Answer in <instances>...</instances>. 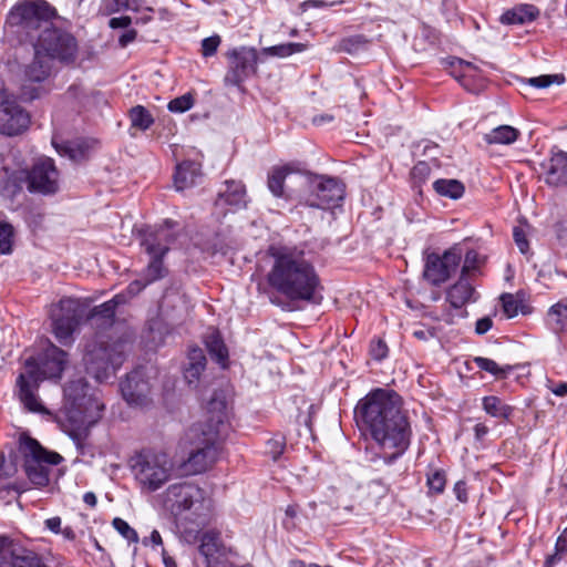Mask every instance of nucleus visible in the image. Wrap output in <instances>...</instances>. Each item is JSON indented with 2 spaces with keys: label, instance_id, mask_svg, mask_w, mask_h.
Wrapping results in <instances>:
<instances>
[{
  "label": "nucleus",
  "instance_id": "f257e3e1",
  "mask_svg": "<svg viewBox=\"0 0 567 567\" xmlns=\"http://www.w3.org/2000/svg\"><path fill=\"white\" fill-rule=\"evenodd\" d=\"M355 419L369 431L380 452L379 458L391 464L411 443V425L402 409V399L393 390L375 389L357 404Z\"/></svg>",
  "mask_w": 567,
  "mask_h": 567
},
{
  "label": "nucleus",
  "instance_id": "f03ea898",
  "mask_svg": "<svg viewBox=\"0 0 567 567\" xmlns=\"http://www.w3.org/2000/svg\"><path fill=\"white\" fill-rule=\"evenodd\" d=\"M272 259L266 275L269 288L289 301L317 303L322 290L321 281L313 264L303 250L288 247H270Z\"/></svg>",
  "mask_w": 567,
  "mask_h": 567
},
{
  "label": "nucleus",
  "instance_id": "7ed1b4c3",
  "mask_svg": "<svg viewBox=\"0 0 567 567\" xmlns=\"http://www.w3.org/2000/svg\"><path fill=\"white\" fill-rule=\"evenodd\" d=\"M212 414L204 423L192 425L185 434L189 455L185 467L189 474H199L210 467L218 455V441L226 429V402L214 395L208 402Z\"/></svg>",
  "mask_w": 567,
  "mask_h": 567
},
{
  "label": "nucleus",
  "instance_id": "20e7f679",
  "mask_svg": "<svg viewBox=\"0 0 567 567\" xmlns=\"http://www.w3.org/2000/svg\"><path fill=\"white\" fill-rule=\"evenodd\" d=\"M90 385L79 378L64 386V403L58 416V422L64 433L82 449L89 436L90 429L101 419L103 405L91 394Z\"/></svg>",
  "mask_w": 567,
  "mask_h": 567
},
{
  "label": "nucleus",
  "instance_id": "39448f33",
  "mask_svg": "<svg viewBox=\"0 0 567 567\" xmlns=\"http://www.w3.org/2000/svg\"><path fill=\"white\" fill-rule=\"evenodd\" d=\"M69 363L68 353L49 342L38 359L30 357L25 360V371L17 379L18 396L23 406L35 413H47L37 392L41 381L61 379Z\"/></svg>",
  "mask_w": 567,
  "mask_h": 567
},
{
  "label": "nucleus",
  "instance_id": "423d86ee",
  "mask_svg": "<svg viewBox=\"0 0 567 567\" xmlns=\"http://www.w3.org/2000/svg\"><path fill=\"white\" fill-rule=\"evenodd\" d=\"M132 343V333L126 331L115 339L89 342L83 355L86 372L99 382L107 380L123 364Z\"/></svg>",
  "mask_w": 567,
  "mask_h": 567
},
{
  "label": "nucleus",
  "instance_id": "0eeeda50",
  "mask_svg": "<svg viewBox=\"0 0 567 567\" xmlns=\"http://www.w3.org/2000/svg\"><path fill=\"white\" fill-rule=\"evenodd\" d=\"M54 16L55 9L44 0H23L10 10L7 24L33 44L41 31L51 25Z\"/></svg>",
  "mask_w": 567,
  "mask_h": 567
},
{
  "label": "nucleus",
  "instance_id": "6e6552de",
  "mask_svg": "<svg viewBox=\"0 0 567 567\" xmlns=\"http://www.w3.org/2000/svg\"><path fill=\"white\" fill-rule=\"evenodd\" d=\"M131 467L142 488L155 492L171 478L174 464L165 452L143 450L132 457Z\"/></svg>",
  "mask_w": 567,
  "mask_h": 567
},
{
  "label": "nucleus",
  "instance_id": "1a4fd4ad",
  "mask_svg": "<svg viewBox=\"0 0 567 567\" xmlns=\"http://www.w3.org/2000/svg\"><path fill=\"white\" fill-rule=\"evenodd\" d=\"M19 450L23 455V467L29 481L39 487L47 486L50 466L60 464L63 457L56 452L47 451L37 440L25 435L20 437Z\"/></svg>",
  "mask_w": 567,
  "mask_h": 567
},
{
  "label": "nucleus",
  "instance_id": "9d476101",
  "mask_svg": "<svg viewBox=\"0 0 567 567\" xmlns=\"http://www.w3.org/2000/svg\"><path fill=\"white\" fill-rule=\"evenodd\" d=\"M85 307L74 298H62L51 306L52 333L62 346L73 343V333L84 316Z\"/></svg>",
  "mask_w": 567,
  "mask_h": 567
},
{
  "label": "nucleus",
  "instance_id": "9b49d317",
  "mask_svg": "<svg viewBox=\"0 0 567 567\" xmlns=\"http://www.w3.org/2000/svg\"><path fill=\"white\" fill-rule=\"evenodd\" d=\"M32 45L44 55L66 63L73 62L78 54L76 39L71 33L54 28L52 23L41 31Z\"/></svg>",
  "mask_w": 567,
  "mask_h": 567
},
{
  "label": "nucleus",
  "instance_id": "f8f14e48",
  "mask_svg": "<svg viewBox=\"0 0 567 567\" xmlns=\"http://www.w3.org/2000/svg\"><path fill=\"white\" fill-rule=\"evenodd\" d=\"M177 223L166 219L158 225L144 226L137 231L140 246L147 255L166 256L178 238Z\"/></svg>",
  "mask_w": 567,
  "mask_h": 567
},
{
  "label": "nucleus",
  "instance_id": "ddd939ff",
  "mask_svg": "<svg viewBox=\"0 0 567 567\" xmlns=\"http://www.w3.org/2000/svg\"><path fill=\"white\" fill-rule=\"evenodd\" d=\"M343 197V185L337 178L319 177L310 183L301 204L318 209H330L338 206Z\"/></svg>",
  "mask_w": 567,
  "mask_h": 567
},
{
  "label": "nucleus",
  "instance_id": "4468645a",
  "mask_svg": "<svg viewBox=\"0 0 567 567\" xmlns=\"http://www.w3.org/2000/svg\"><path fill=\"white\" fill-rule=\"evenodd\" d=\"M204 499L205 493L200 487L192 483H179L168 486L164 504L175 517H178L188 511L197 513Z\"/></svg>",
  "mask_w": 567,
  "mask_h": 567
},
{
  "label": "nucleus",
  "instance_id": "2eb2a0df",
  "mask_svg": "<svg viewBox=\"0 0 567 567\" xmlns=\"http://www.w3.org/2000/svg\"><path fill=\"white\" fill-rule=\"evenodd\" d=\"M30 125V114L21 107L13 94L0 90V133L14 136L23 133Z\"/></svg>",
  "mask_w": 567,
  "mask_h": 567
},
{
  "label": "nucleus",
  "instance_id": "dca6fc26",
  "mask_svg": "<svg viewBox=\"0 0 567 567\" xmlns=\"http://www.w3.org/2000/svg\"><path fill=\"white\" fill-rule=\"evenodd\" d=\"M30 193L53 195L60 188V174L50 157L39 158L27 174Z\"/></svg>",
  "mask_w": 567,
  "mask_h": 567
},
{
  "label": "nucleus",
  "instance_id": "f3484780",
  "mask_svg": "<svg viewBox=\"0 0 567 567\" xmlns=\"http://www.w3.org/2000/svg\"><path fill=\"white\" fill-rule=\"evenodd\" d=\"M42 54L39 50H34L33 61L25 66L24 80L19 94L24 102L39 99L47 92L41 83L49 76L50 65Z\"/></svg>",
  "mask_w": 567,
  "mask_h": 567
},
{
  "label": "nucleus",
  "instance_id": "a211bd4d",
  "mask_svg": "<svg viewBox=\"0 0 567 567\" xmlns=\"http://www.w3.org/2000/svg\"><path fill=\"white\" fill-rule=\"evenodd\" d=\"M462 251L457 247L446 250L443 256L430 254L426 258L424 278L434 286L445 282L457 269Z\"/></svg>",
  "mask_w": 567,
  "mask_h": 567
},
{
  "label": "nucleus",
  "instance_id": "6ab92c4d",
  "mask_svg": "<svg viewBox=\"0 0 567 567\" xmlns=\"http://www.w3.org/2000/svg\"><path fill=\"white\" fill-rule=\"evenodd\" d=\"M120 389L123 399L132 408H146L152 404L151 384L142 368L127 373L121 381Z\"/></svg>",
  "mask_w": 567,
  "mask_h": 567
},
{
  "label": "nucleus",
  "instance_id": "aec40b11",
  "mask_svg": "<svg viewBox=\"0 0 567 567\" xmlns=\"http://www.w3.org/2000/svg\"><path fill=\"white\" fill-rule=\"evenodd\" d=\"M229 69L225 75L226 85L241 87L243 82L256 72L257 50L241 47L229 54Z\"/></svg>",
  "mask_w": 567,
  "mask_h": 567
},
{
  "label": "nucleus",
  "instance_id": "412c9836",
  "mask_svg": "<svg viewBox=\"0 0 567 567\" xmlns=\"http://www.w3.org/2000/svg\"><path fill=\"white\" fill-rule=\"evenodd\" d=\"M199 553L205 557L206 567H250L235 566L227 557V549L221 544L219 534L207 532L200 538Z\"/></svg>",
  "mask_w": 567,
  "mask_h": 567
},
{
  "label": "nucleus",
  "instance_id": "4be33fe9",
  "mask_svg": "<svg viewBox=\"0 0 567 567\" xmlns=\"http://www.w3.org/2000/svg\"><path fill=\"white\" fill-rule=\"evenodd\" d=\"M246 206V190L241 182L226 181L225 189L220 190L216 200L215 208L220 209L225 215L226 207L238 209Z\"/></svg>",
  "mask_w": 567,
  "mask_h": 567
},
{
  "label": "nucleus",
  "instance_id": "5701e85b",
  "mask_svg": "<svg viewBox=\"0 0 567 567\" xmlns=\"http://www.w3.org/2000/svg\"><path fill=\"white\" fill-rule=\"evenodd\" d=\"M0 567H48L34 551L18 547L0 553Z\"/></svg>",
  "mask_w": 567,
  "mask_h": 567
},
{
  "label": "nucleus",
  "instance_id": "b1692460",
  "mask_svg": "<svg viewBox=\"0 0 567 567\" xmlns=\"http://www.w3.org/2000/svg\"><path fill=\"white\" fill-rule=\"evenodd\" d=\"M476 299L477 295L473 285L462 275L446 291V301L454 309H462L466 303L474 302Z\"/></svg>",
  "mask_w": 567,
  "mask_h": 567
},
{
  "label": "nucleus",
  "instance_id": "393cba45",
  "mask_svg": "<svg viewBox=\"0 0 567 567\" xmlns=\"http://www.w3.org/2000/svg\"><path fill=\"white\" fill-rule=\"evenodd\" d=\"M206 363L207 360L203 349L198 347L189 348L184 367V378L188 385L197 386L200 375L206 369Z\"/></svg>",
  "mask_w": 567,
  "mask_h": 567
},
{
  "label": "nucleus",
  "instance_id": "a878e982",
  "mask_svg": "<svg viewBox=\"0 0 567 567\" xmlns=\"http://www.w3.org/2000/svg\"><path fill=\"white\" fill-rule=\"evenodd\" d=\"M546 183L554 186L567 185V153L553 152L546 166Z\"/></svg>",
  "mask_w": 567,
  "mask_h": 567
},
{
  "label": "nucleus",
  "instance_id": "bb28decb",
  "mask_svg": "<svg viewBox=\"0 0 567 567\" xmlns=\"http://www.w3.org/2000/svg\"><path fill=\"white\" fill-rule=\"evenodd\" d=\"M200 177V164L192 161H185L177 165L174 175V183L177 190H183L195 185Z\"/></svg>",
  "mask_w": 567,
  "mask_h": 567
},
{
  "label": "nucleus",
  "instance_id": "cd10ccee",
  "mask_svg": "<svg viewBox=\"0 0 567 567\" xmlns=\"http://www.w3.org/2000/svg\"><path fill=\"white\" fill-rule=\"evenodd\" d=\"M539 16V10L533 4H519L507 10L501 17L504 24H524L534 21Z\"/></svg>",
  "mask_w": 567,
  "mask_h": 567
},
{
  "label": "nucleus",
  "instance_id": "c85d7f7f",
  "mask_svg": "<svg viewBox=\"0 0 567 567\" xmlns=\"http://www.w3.org/2000/svg\"><path fill=\"white\" fill-rule=\"evenodd\" d=\"M125 302L123 295H116L112 299L104 303L94 307L90 310L86 319L96 320V318H103L104 324H113L115 319L116 308Z\"/></svg>",
  "mask_w": 567,
  "mask_h": 567
},
{
  "label": "nucleus",
  "instance_id": "c756f323",
  "mask_svg": "<svg viewBox=\"0 0 567 567\" xmlns=\"http://www.w3.org/2000/svg\"><path fill=\"white\" fill-rule=\"evenodd\" d=\"M206 348L213 359H215L221 367H226L228 360V350L218 331L213 330L206 336Z\"/></svg>",
  "mask_w": 567,
  "mask_h": 567
},
{
  "label": "nucleus",
  "instance_id": "7c9ffc66",
  "mask_svg": "<svg viewBox=\"0 0 567 567\" xmlns=\"http://www.w3.org/2000/svg\"><path fill=\"white\" fill-rule=\"evenodd\" d=\"M150 261L143 269L141 276L146 280V284H153L157 280L165 278L168 275V269L164 265L165 256L147 255Z\"/></svg>",
  "mask_w": 567,
  "mask_h": 567
},
{
  "label": "nucleus",
  "instance_id": "2f4dec72",
  "mask_svg": "<svg viewBox=\"0 0 567 567\" xmlns=\"http://www.w3.org/2000/svg\"><path fill=\"white\" fill-rule=\"evenodd\" d=\"M519 134V131L511 125H501L485 134L484 141L487 144L508 145L517 141Z\"/></svg>",
  "mask_w": 567,
  "mask_h": 567
},
{
  "label": "nucleus",
  "instance_id": "473e14b6",
  "mask_svg": "<svg viewBox=\"0 0 567 567\" xmlns=\"http://www.w3.org/2000/svg\"><path fill=\"white\" fill-rule=\"evenodd\" d=\"M482 408L492 417L501 420H508L514 410L495 395L484 396L482 399Z\"/></svg>",
  "mask_w": 567,
  "mask_h": 567
},
{
  "label": "nucleus",
  "instance_id": "72a5a7b5",
  "mask_svg": "<svg viewBox=\"0 0 567 567\" xmlns=\"http://www.w3.org/2000/svg\"><path fill=\"white\" fill-rule=\"evenodd\" d=\"M292 173L290 165L274 167L268 175V188L276 197L284 196V184L286 177Z\"/></svg>",
  "mask_w": 567,
  "mask_h": 567
},
{
  "label": "nucleus",
  "instance_id": "f704fd0d",
  "mask_svg": "<svg viewBox=\"0 0 567 567\" xmlns=\"http://www.w3.org/2000/svg\"><path fill=\"white\" fill-rule=\"evenodd\" d=\"M547 318L556 332L567 330V300H560L550 307Z\"/></svg>",
  "mask_w": 567,
  "mask_h": 567
},
{
  "label": "nucleus",
  "instance_id": "c9c22d12",
  "mask_svg": "<svg viewBox=\"0 0 567 567\" xmlns=\"http://www.w3.org/2000/svg\"><path fill=\"white\" fill-rule=\"evenodd\" d=\"M433 188L441 195L451 199H458L463 196L465 187L457 179H437L433 183Z\"/></svg>",
  "mask_w": 567,
  "mask_h": 567
},
{
  "label": "nucleus",
  "instance_id": "e433bc0d",
  "mask_svg": "<svg viewBox=\"0 0 567 567\" xmlns=\"http://www.w3.org/2000/svg\"><path fill=\"white\" fill-rule=\"evenodd\" d=\"M130 120L132 127L141 131L148 130L154 123V118L150 111L142 105H136L130 110Z\"/></svg>",
  "mask_w": 567,
  "mask_h": 567
},
{
  "label": "nucleus",
  "instance_id": "4c0bfd02",
  "mask_svg": "<svg viewBox=\"0 0 567 567\" xmlns=\"http://www.w3.org/2000/svg\"><path fill=\"white\" fill-rule=\"evenodd\" d=\"M13 241L14 228L0 213V255L11 254Z\"/></svg>",
  "mask_w": 567,
  "mask_h": 567
},
{
  "label": "nucleus",
  "instance_id": "58836bf2",
  "mask_svg": "<svg viewBox=\"0 0 567 567\" xmlns=\"http://www.w3.org/2000/svg\"><path fill=\"white\" fill-rule=\"evenodd\" d=\"M307 45L305 43H282L278 45L267 47L262 49V53L269 56L286 58L297 52L305 51Z\"/></svg>",
  "mask_w": 567,
  "mask_h": 567
},
{
  "label": "nucleus",
  "instance_id": "ea45409f",
  "mask_svg": "<svg viewBox=\"0 0 567 567\" xmlns=\"http://www.w3.org/2000/svg\"><path fill=\"white\" fill-rule=\"evenodd\" d=\"M87 145L84 142H66L59 148V153L73 162H81L87 156Z\"/></svg>",
  "mask_w": 567,
  "mask_h": 567
},
{
  "label": "nucleus",
  "instance_id": "a19ab883",
  "mask_svg": "<svg viewBox=\"0 0 567 567\" xmlns=\"http://www.w3.org/2000/svg\"><path fill=\"white\" fill-rule=\"evenodd\" d=\"M473 362L477 368L493 374L496 378H504L509 371H512L511 365L502 368L494 360L484 357H475Z\"/></svg>",
  "mask_w": 567,
  "mask_h": 567
},
{
  "label": "nucleus",
  "instance_id": "79ce46f5",
  "mask_svg": "<svg viewBox=\"0 0 567 567\" xmlns=\"http://www.w3.org/2000/svg\"><path fill=\"white\" fill-rule=\"evenodd\" d=\"M445 63L446 69L450 70L451 75L457 80L466 76L472 70H474L472 63L457 58H451Z\"/></svg>",
  "mask_w": 567,
  "mask_h": 567
},
{
  "label": "nucleus",
  "instance_id": "37998d69",
  "mask_svg": "<svg viewBox=\"0 0 567 567\" xmlns=\"http://www.w3.org/2000/svg\"><path fill=\"white\" fill-rule=\"evenodd\" d=\"M368 43V40L364 35L355 34L348 38L342 39L339 42V50L353 54L360 51L361 49H364Z\"/></svg>",
  "mask_w": 567,
  "mask_h": 567
},
{
  "label": "nucleus",
  "instance_id": "c03bdc74",
  "mask_svg": "<svg viewBox=\"0 0 567 567\" xmlns=\"http://www.w3.org/2000/svg\"><path fill=\"white\" fill-rule=\"evenodd\" d=\"M426 484L431 492L441 494L444 491L446 484V476L444 471L435 470L427 474Z\"/></svg>",
  "mask_w": 567,
  "mask_h": 567
},
{
  "label": "nucleus",
  "instance_id": "a18cd8bd",
  "mask_svg": "<svg viewBox=\"0 0 567 567\" xmlns=\"http://www.w3.org/2000/svg\"><path fill=\"white\" fill-rule=\"evenodd\" d=\"M194 105V97L190 93H186L182 96H178L172 100L168 103V110L173 113H184L192 109Z\"/></svg>",
  "mask_w": 567,
  "mask_h": 567
},
{
  "label": "nucleus",
  "instance_id": "49530a36",
  "mask_svg": "<svg viewBox=\"0 0 567 567\" xmlns=\"http://www.w3.org/2000/svg\"><path fill=\"white\" fill-rule=\"evenodd\" d=\"M113 527L130 543H137L138 535L124 519L116 517L112 522Z\"/></svg>",
  "mask_w": 567,
  "mask_h": 567
},
{
  "label": "nucleus",
  "instance_id": "de8ad7c7",
  "mask_svg": "<svg viewBox=\"0 0 567 567\" xmlns=\"http://www.w3.org/2000/svg\"><path fill=\"white\" fill-rule=\"evenodd\" d=\"M564 81L563 75H539L535 78H529L526 82L537 89H545L550 86L553 83H561Z\"/></svg>",
  "mask_w": 567,
  "mask_h": 567
},
{
  "label": "nucleus",
  "instance_id": "09e8293b",
  "mask_svg": "<svg viewBox=\"0 0 567 567\" xmlns=\"http://www.w3.org/2000/svg\"><path fill=\"white\" fill-rule=\"evenodd\" d=\"M127 9L128 0H102L100 11L105 16H110Z\"/></svg>",
  "mask_w": 567,
  "mask_h": 567
},
{
  "label": "nucleus",
  "instance_id": "8fccbe9b",
  "mask_svg": "<svg viewBox=\"0 0 567 567\" xmlns=\"http://www.w3.org/2000/svg\"><path fill=\"white\" fill-rule=\"evenodd\" d=\"M502 307L507 318H513L518 313L519 303L511 293L501 296Z\"/></svg>",
  "mask_w": 567,
  "mask_h": 567
},
{
  "label": "nucleus",
  "instance_id": "3c124183",
  "mask_svg": "<svg viewBox=\"0 0 567 567\" xmlns=\"http://www.w3.org/2000/svg\"><path fill=\"white\" fill-rule=\"evenodd\" d=\"M556 553L546 559V565L551 566L560 559L561 554L567 551V528L558 537L556 542Z\"/></svg>",
  "mask_w": 567,
  "mask_h": 567
},
{
  "label": "nucleus",
  "instance_id": "603ef678",
  "mask_svg": "<svg viewBox=\"0 0 567 567\" xmlns=\"http://www.w3.org/2000/svg\"><path fill=\"white\" fill-rule=\"evenodd\" d=\"M430 174L431 167L426 162L423 161L416 163L411 171L413 181L419 184L425 182L430 177Z\"/></svg>",
  "mask_w": 567,
  "mask_h": 567
},
{
  "label": "nucleus",
  "instance_id": "864d4df0",
  "mask_svg": "<svg viewBox=\"0 0 567 567\" xmlns=\"http://www.w3.org/2000/svg\"><path fill=\"white\" fill-rule=\"evenodd\" d=\"M285 446L286 444L282 437L270 439L267 442L266 453L269 454L274 461H277L284 453Z\"/></svg>",
  "mask_w": 567,
  "mask_h": 567
},
{
  "label": "nucleus",
  "instance_id": "5fc2aeb1",
  "mask_svg": "<svg viewBox=\"0 0 567 567\" xmlns=\"http://www.w3.org/2000/svg\"><path fill=\"white\" fill-rule=\"evenodd\" d=\"M220 44V37L213 35L209 38H205L202 41V53L204 56H212L216 53L218 47Z\"/></svg>",
  "mask_w": 567,
  "mask_h": 567
},
{
  "label": "nucleus",
  "instance_id": "6e6d98bb",
  "mask_svg": "<svg viewBox=\"0 0 567 567\" xmlns=\"http://www.w3.org/2000/svg\"><path fill=\"white\" fill-rule=\"evenodd\" d=\"M370 353L373 359L375 360H383L388 355V346L386 343L381 340H372L370 346Z\"/></svg>",
  "mask_w": 567,
  "mask_h": 567
},
{
  "label": "nucleus",
  "instance_id": "4d7b16f0",
  "mask_svg": "<svg viewBox=\"0 0 567 567\" xmlns=\"http://www.w3.org/2000/svg\"><path fill=\"white\" fill-rule=\"evenodd\" d=\"M478 262V254L477 251L471 249L465 254L464 258V265L462 267V276L466 277V274H468L472 270H475Z\"/></svg>",
  "mask_w": 567,
  "mask_h": 567
},
{
  "label": "nucleus",
  "instance_id": "13d9d810",
  "mask_svg": "<svg viewBox=\"0 0 567 567\" xmlns=\"http://www.w3.org/2000/svg\"><path fill=\"white\" fill-rule=\"evenodd\" d=\"M17 471L16 464L13 461L7 460L3 452H0V477H10L12 476Z\"/></svg>",
  "mask_w": 567,
  "mask_h": 567
},
{
  "label": "nucleus",
  "instance_id": "bf43d9fd",
  "mask_svg": "<svg viewBox=\"0 0 567 567\" xmlns=\"http://www.w3.org/2000/svg\"><path fill=\"white\" fill-rule=\"evenodd\" d=\"M513 237H514L515 244L517 245L519 251L522 254H526L529 249V244L526 238L525 231L519 227H515L514 231H513Z\"/></svg>",
  "mask_w": 567,
  "mask_h": 567
},
{
  "label": "nucleus",
  "instance_id": "052dcab7",
  "mask_svg": "<svg viewBox=\"0 0 567 567\" xmlns=\"http://www.w3.org/2000/svg\"><path fill=\"white\" fill-rule=\"evenodd\" d=\"M453 492L456 496V498L462 502H467V485L465 481H458L455 483Z\"/></svg>",
  "mask_w": 567,
  "mask_h": 567
},
{
  "label": "nucleus",
  "instance_id": "680f3d73",
  "mask_svg": "<svg viewBox=\"0 0 567 567\" xmlns=\"http://www.w3.org/2000/svg\"><path fill=\"white\" fill-rule=\"evenodd\" d=\"M150 284H146V280L141 276L140 279H136L134 281H132L128 286H127V292L131 295V296H136L137 293H140L144 288H146Z\"/></svg>",
  "mask_w": 567,
  "mask_h": 567
},
{
  "label": "nucleus",
  "instance_id": "e2e57ef3",
  "mask_svg": "<svg viewBox=\"0 0 567 567\" xmlns=\"http://www.w3.org/2000/svg\"><path fill=\"white\" fill-rule=\"evenodd\" d=\"M493 326L491 317H483L476 321L475 332L477 334H485Z\"/></svg>",
  "mask_w": 567,
  "mask_h": 567
},
{
  "label": "nucleus",
  "instance_id": "0e129e2a",
  "mask_svg": "<svg viewBox=\"0 0 567 567\" xmlns=\"http://www.w3.org/2000/svg\"><path fill=\"white\" fill-rule=\"evenodd\" d=\"M131 23H132V19L128 16H122V17H118V18H112L109 21V25L112 29H120V28L124 29V28L130 27Z\"/></svg>",
  "mask_w": 567,
  "mask_h": 567
},
{
  "label": "nucleus",
  "instance_id": "69168bd1",
  "mask_svg": "<svg viewBox=\"0 0 567 567\" xmlns=\"http://www.w3.org/2000/svg\"><path fill=\"white\" fill-rule=\"evenodd\" d=\"M286 517L287 519L284 520V525L286 528H292L295 527V523L292 519L297 516V506L296 505H289L286 508Z\"/></svg>",
  "mask_w": 567,
  "mask_h": 567
},
{
  "label": "nucleus",
  "instance_id": "338daca9",
  "mask_svg": "<svg viewBox=\"0 0 567 567\" xmlns=\"http://www.w3.org/2000/svg\"><path fill=\"white\" fill-rule=\"evenodd\" d=\"M412 334L414 338H416L419 340L426 341L430 338L434 337V331H433V329H416L413 331Z\"/></svg>",
  "mask_w": 567,
  "mask_h": 567
},
{
  "label": "nucleus",
  "instance_id": "774afa93",
  "mask_svg": "<svg viewBox=\"0 0 567 567\" xmlns=\"http://www.w3.org/2000/svg\"><path fill=\"white\" fill-rule=\"evenodd\" d=\"M137 32L135 30H127L125 33H123L118 42L122 47H126L128 43L133 42L136 39Z\"/></svg>",
  "mask_w": 567,
  "mask_h": 567
}]
</instances>
